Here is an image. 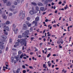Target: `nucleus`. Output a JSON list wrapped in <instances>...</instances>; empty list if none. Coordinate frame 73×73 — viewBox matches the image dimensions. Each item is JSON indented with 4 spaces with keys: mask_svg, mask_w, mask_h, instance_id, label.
Returning <instances> with one entry per match:
<instances>
[{
    "mask_svg": "<svg viewBox=\"0 0 73 73\" xmlns=\"http://www.w3.org/2000/svg\"><path fill=\"white\" fill-rule=\"evenodd\" d=\"M33 24H35V27L37 26V22L36 21H34L33 22Z\"/></svg>",
    "mask_w": 73,
    "mask_h": 73,
    "instance_id": "obj_11",
    "label": "nucleus"
},
{
    "mask_svg": "<svg viewBox=\"0 0 73 73\" xmlns=\"http://www.w3.org/2000/svg\"><path fill=\"white\" fill-rule=\"evenodd\" d=\"M38 5L39 6H43V4L41 3H38Z\"/></svg>",
    "mask_w": 73,
    "mask_h": 73,
    "instance_id": "obj_17",
    "label": "nucleus"
},
{
    "mask_svg": "<svg viewBox=\"0 0 73 73\" xmlns=\"http://www.w3.org/2000/svg\"><path fill=\"white\" fill-rule=\"evenodd\" d=\"M31 4L33 5H37V4L34 2H32L31 3Z\"/></svg>",
    "mask_w": 73,
    "mask_h": 73,
    "instance_id": "obj_19",
    "label": "nucleus"
},
{
    "mask_svg": "<svg viewBox=\"0 0 73 73\" xmlns=\"http://www.w3.org/2000/svg\"><path fill=\"white\" fill-rule=\"evenodd\" d=\"M25 12L23 11H21L20 13L19 16H20L22 15V17H21V20H23L24 18L25 17Z\"/></svg>",
    "mask_w": 73,
    "mask_h": 73,
    "instance_id": "obj_1",
    "label": "nucleus"
},
{
    "mask_svg": "<svg viewBox=\"0 0 73 73\" xmlns=\"http://www.w3.org/2000/svg\"><path fill=\"white\" fill-rule=\"evenodd\" d=\"M44 9H45V8L44 7H42L40 8V11H43L44 10Z\"/></svg>",
    "mask_w": 73,
    "mask_h": 73,
    "instance_id": "obj_25",
    "label": "nucleus"
},
{
    "mask_svg": "<svg viewBox=\"0 0 73 73\" xmlns=\"http://www.w3.org/2000/svg\"><path fill=\"white\" fill-rule=\"evenodd\" d=\"M29 68H30V69H32V68H32V66H29Z\"/></svg>",
    "mask_w": 73,
    "mask_h": 73,
    "instance_id": "obj_56",
    "label": "nucleus"
},
{
    "mask_svg": "<svg viewBox=\"0 0 73 73\" xmlns=\"http://www.w3.org/2000/svg\"><path fill=\"white\" fill-rule=\"evenodd\" d=\"M36 11H38V9H39V8H38V7H36Z\"/></svg>",
    "mask_w": 73,
    "mask_h": 73,
    "instance_id": "obj_36",
    "label": "nucleus"
},
{
    "mask_svg": "<svg viewBox=\"0 0 73 73\" xmlns=\"http://www.w3.org/2000/svg\"><path fill=\"white\" fill-rule=\"evenodd\" d=\"M62 72H64V73H66V70H62Z\"/></svg>",
    "mask_w": 73,
    "mask_h": 73,
    "instance_id": "obj_40",
    "label": "nucleus"
},
{
    "mask_svg": "<svg viewBox=\"0 0 73 73\" xmlns=\"http://www.w3.org/2000/svg\"><path fill=\"white\" fill-rule=\"evenodd\" d=\"M11 5V3L10 2H8L7 3V6H9Z\"/></svg>",
    "mask_w": 73,
    "mask_h": 73,
    "instance_id": "obj_21",
    "label": "nucleus"
},
{
    "mask_svg": "<svg viewBox=\"0 0 73 73\" xmlns=\"http://www.w3.org/2000/svg\"><path fill=\"white\" fill-rule=\"evenodd\" d=\"M0 48L1 49H3L4 48V46L3 45H1L0 46Z\"/></svg>",
    "mask_w": 73,
    "mask_h": 73,
    "instance_id": "obj_23",
    "label": "nucleus"
},
{
    "mask_svg": "<svg viewBox=\"0 0 73 73\" xmlns=\"http://www.w3.org/2000/svg\"><path fill=\"white\" fill-rule=\"evenodd\" d=\"M35 57H32V60H35Z\"/></svg>",
    "mask_w": 73,
    "mask_h": 73,
    "instance_id": "obj_63",
    "label": "nucleus"
},
{
    "mask_svg": "<svg viewBox=\"0 0 73 73\" xmlns=\"http://www.w3.org/2000/svg\"><path fill=\"white\" fill-rule=\"evenodd\" d=\"M6 67H5V66H4L3 67V70L4 71H5V68L6 69H8V67H8V65L7 64H6Z\"/></svg>",
    "mask_w": 73,
    "mask_h": 73,
    "instance_id": "obj_6",
    "label": "nucleus"
},
{
    "mask_svg": "<svg viewBox=\"0 0 73 73\" xmlns=\"http://www.w3.org/2000/svg\"><path fill=\"white\" fill-rule=\"evenodd\" d=\"M13 15L12 13H9V14L7 15V16H12Z\"/></svg>",
    "mask_w": 73,
    "mask_h": 73,
    "instance_id": "obj_27",
    "label": "nucleus"
},
{
    "mask_svg": "<svg viewBox=\"0 0 73 73\" xmlns=\"http://www.w3.org/2000/svg\"><path fill=\"white\" fill-rule=\"evenodd\" d=\"M19 42H16L15 43V45H14L15 48H16L17 46H19Z\"/></svg>",
    "mask_w": 73,
    "mask_h": 73,
    "instance_id": "obj_8",
    "label": "nucleus"
},
{
    "mask_svg": "<svg viewBox=\"0 0 73 73\" xmlns=\"http://www.w3.org/2000/svg\"><path fill=\"white\" fill-rule=\"evenodd\" d=\"M26 23L27 24V25H28L29 27H30L31 26V23H29V22L28 21H26Z\"/></svg>",
    "mask_w": 73,
    "mask_h": 73,
    "instance_id": "obj_9",
    "label": "nucleus"
},
{
    "mask_svg": "<svg viewBox=\"0 0 73 73\" xmlns=\"http://www.w3.org/2000/svg\"><path fill=\"white\" fill-rule=\"evenodd\" d=\"M12 8H15V6L14 5H13L12 6Z\"/></svg>",
    "mask_w": 73,
    "mask_h": 73,
    "instance_id": "obj_55",
    "label": "nucleus"
},
{
    "mask_svg": "<svg viewBox=\"0 0 73 73\" xmlns=\"http://www.w3.org/2000/svg\"><path fill=\"white\" fill-rule=\"evenodd\" d=\"M20 68H18L16 71V73H19L20 72Z\"/></svg>",
    "mask_w": 73,
    "mask_h": 73,
    "instance_id": "obj_20",
    "label": "nucleus"
},
{
    "mask_svg": "<svg viewBox=\"0 0 73 73\" xmlns=\"http://www.w3.org/2000/svg\"><path fill=\"white\" fill-rule=\"evenodd\" d=\"M27 20H28V21H29V20H30V17H27Z\"/></svg>",
    "mask_w": 73,
    "mask_h": 73,
    "instance_id": "obj_34",
    "label": "nucleus"
},
{
    "mask_svg": "<svg viewBox=\"0 0 73 73\" xmlns=\"http://www.w3.org/2000/svg\"><path fill=\"white\" fill-rule=\"evenodd\" d=\"M50 55H51V54L49 53L47 56V57L48 58V57H50Z\"/></svg>",
    "mask_w": 73,
    "mask_h": 73,
    "instance_id": "obj_30",
    "label": "nucleus"
},
{
    "mask_svg": "<svg viewBox=\"0 0 73 73\" xmlns=\"http://www.w3.org/2000/svg\"><path fill=\"white\" fill-rule=\"evenodd\" d=\"M18 37L19 38H22V36L21 35H19L18 36Z\"/></svg>",
    "mask_w": 73,
    "mask_h": 73,
    "instance_id": "obj_37",
    "label": "nucleus"
},
{
    "mask_svg": "<svg viewBox=\"0 0 73 73\" xmlns=\"http://www.w3.org/2000/svg\"><path fill=\"white\" fill-rule=\"evenodd\" d=\"M1 25H0V28H1V27H3V26L4 25V24L1 23Z\"/></svg>",
    "mask_w": 73,
    "mask_h": 73,
    "instance_id": "obj_35",
    "label": "nucleus"
},
{
    "mask_svg": "<svg viewBox=\"0 0 73 73\" xmlns=\"http://www.w3.org/2000/svg\"><path fill=\"white\" fill-rule=\"evenodd\" d=\"M53 56H54V57H56V56H57V55H56V54H53V55H52Z\"/></svg>",
    "mask_w": 73,
    "mask_h": 73,
    "instance_id": "obj_52",
    "label": "nucleus"
},
{
    "mask_svg": "<svg viewBox=\"0 0 73 73\" xmlns=\"http://www.w3.org/2000/svg\"><path fill=\"white\" fill-rule=\"evenodd\" d=\"M48 19H46L45 20V22H48Z\"/></svg>",
    "mask_w": 73,
    "mask_h": 73,
    "instance_id": "obj_51",
    "label": "nucleus"
},
{
    "mask_svg": "<svg viewBox=\"0 0 73 73\" xmlns=\"http://www.w3.org/2000/svg\"><path fill=\"white\" fill-rule=\"evenodd\" d=\"M33 53L32 52H31L30 53V54H31V55H32V54Z\"/></svg>",
    "mask_w": 73,
    "mask_h": 73,
    "instance_id": "obj_64",
    "label": "nucleus"
},
{
    "mask_svg": "<svg viewBox=\"0 0 73 73\" xmlns=\"http://www.w3.org/2000/svg\"><path fill=\"white\" fill-rule=\"evenodd\" d=\"M17 0L18 3H19L20 2V0Z\"/></svg>",
    "mask_w": 73,
    "mask_h": 73,
    "instance_id": "obj_53",
    "label": "nucleus"
},
{
    "mask_svg": "<svg viewBox=\"0 0 73 73\" xmlns=\"http://www.w3.org/2000/svg\"><path fill=\"white\" fill-rule=\"evenodd\" d=\"M43 68H47V66H46V64H44L43 65Z\"/></svg>",
    "mask_w": 73,
    "mask_h": 73,
    "instance_id": "obj_28",
    "label": "nucleus"
},
{
    "mask_svg": "<svg viewBox=\"0 0 73 73\" xmlns=\"http://www.w3.org/2000/svg\"><path fill=\"white\" fill-rule=\"evenodd\" d=\"M23 73H26V70H23Z\"/></svg>",
    "mask_w": 73,
    "mask_h": 73,
    "instance_id": "obj_47",
    "label": "nucleus"
},
{
    "mask_svg": "<svg viewBox=\"0 0 73 73\" xmlns=\"http://www.w3.org/2000/svg\"><path fill=\"white\" fill-rule=\"evenodd\" d=\"M17 12H18V11H16L14 12L13 13L14 14H16V13H17Z\"/></svg>",
    "mask_w": 73,
    "mask_h": 73,
    "instance_id": "obj_44",
    "label": "nucleus"
},
{
    "mask_svg": "<svg viewBox=\"0 0 73 73\" xmlns=\"http://www.w3.org/2000/svg\"><path fill=\"white\" fill-rule=\"evenodd\" d=\"M17 61H18L17 60H14V64H16V62H17Z\"/></svg>",
    "mask_w": 73,
    "mask_h": 73,
    "instance_id": "obj_50",
    "label": "nucleus"
},
{
    "mask_svg": "<svg viewBox=\"0 0 73 73\" xmlns=\"http://www.w3.org/2000/svg\"><path fill=\"white\" fill-rule=\"evenodd\" d=\"M59 48H62V46H61V44H60V45H59Z\"/></svg>",
    "mask_w": 73,
    "mask_h": 73,
    "instance_id": "obj_43",
    "label": "nucleus"
},
{
    "mask_svg": "<svg viewBox=\"0 0 73 73\" xmlns=\"http://www.w3.org/2000/svg\"><path fill=\"white\" fill-rule=\"evenodd\" d=\"M10 23V22L9 21H7L6 22V24L8 25Z\"/></svg>",
    "mask_w": 73,
    "mask_h": 73,
    "instance_id": "obj_29",
    "label": "nucleus"
},
{
    "mask_svg": "<svg viewBox=\"0 0 73 73\" xmlns=\"http://www.w3.org/2000/svg\"><path fill=\"white\" fill-rule=\"evenodd\" d=\"M37 11H36L33 10H31L29 11V13L31 15H33L34 14H36L37 13Z\"/></svg>",
    "mask_w": 73,
    "mask_h": 73,
    "instance_id": "obj_5",
    "label": "nucleus"
},
{
    "mask_svg": "<svg viewBox=\"0 0 73 73\" xmlns=\"http://www.w3.org/2000/svg\"><path fill=\"white\" fill-rule=\"evenodd\" d=\"M33 39H34V37H31V40L32 41V40H33Z\"/></svg>",
    "mask_w": 73,
    "mask_h": 73,
    "instance_id": "obj_48",
    "label": "nucleus"
},
{
    "mask_svg": "<svg viewBox=\"0 0 73 73\" xmlns=\"http://www.w3.org/2000/svg\"><path fill=\"white\" fill-rule=\"evenodd\" d=\"M60 42H61V44H62L64 43V41L62 40H61L60 41Z\"/></svg>",
    "mask_w": 73,
    "mask_h": 73,
    "instance_id": "obj_31",
    "label": "nucleus"
},
{
    "mask_svg": "<svg viewBox=\"0 0 73 73\" xmlns=\"http://www.w3.org/2000/svg\"><path fill=\"white\" fill-rule=\"evenodd\" d=\"M46 13V12H43V13L42 14L43 15H45V14Z\"/></svg>",
    "mask_w": 73,
    "mask_h": 73,
    "instance_id": "obj_61",
    "label": "nucleus"
},
{
    "mask_svg": "<svg viewBox=\"0 0 73 73\" xmlns=\"http://www.w3.org/2000/svg\"><path fill=\"white\" fill-rule=\"evenodd\" d=\"M62 2H61V1H60L59 2L58 4H62Z\"/></svg>",
    "mask_w": 73,
    "mask_h": 73,
    "instance_id": "obj_54",
    "label": "nucleus"
},
{
    "mask_svg": "<svg viewBox=\"0 0 73 73\" xmlns=\"http://www.w3.org/2000/svg\"><path fill=\"white\" fill-rule=\"evenodd\" d=\"M51 43L50 42H48V44L49 45H50Z\"/></svg>",
    "mask_w": 73,
    "mask_h": 73,
    "instance_id": "obj_60",
    "label": "nucleus"
},
{
    "mask_svg": "<svg viewBox=\"0 0 73 73\" xmlns=\"http://www.w3.org/2000/svg\"><path fill=\"white\" fill-rule=\"evenodd\" d=\"M22 68H23V69H25V65H23Z\"/></svg>",
    "mask_w": 73,
    "mask_h": 73,
    "instance_id": "obj_46",
    "label": "nucleus"
},
{
    "mask_svg": "<svg viewBox=\"0 0 73 73\" xmlns=\"http://www.w3.org/2000/svg\"><path fill=\"white\" fill-rule=\"evenodd\" d=\"M29 32V30L26 31L25 33H23V36L24 37H26Z\"/></svg>",
    "mask_w": 73,
    "mask_h": 73,
    "instance_id": "obj_4",
    "label": "nucleus"
},
{
    "mask_svg": "<svg viewBox=\"0 0 73 73\" xmlns=\"http://www.w3.org/2000/svg\"><path fill=\"white\" fill-rule=\"evenodd\" d=\"M17 41L18 42H20V39H18Z\"/></svg>",
    "mask_w": 73,
    "mask_h": 73,
    "instance_id": "obj_57",
    "label": "nucleus"
},
{
    "mask_svg": "<svg viewBox=\"0 0 73 73\" xmlns=\"http://www.w3.org/2000/svg\"><path fill=\"white\" fill-rule=\"evenodd\" d=\"M3 1L5 3L7 2V0H3Z\"/></svg>",
    "mask_w": 73,
    "mask_h": 73,
    "instance_id": "obj_32",
    "label": "nucleus"
},
{
    "mask_svg": "<svg viewBox=\"0 0 73 73\" xmlns=\"http://www.w3.org/2000/svg\"><path fill=\"white\" fill-rule=\"evenodd\" d=\"M33 31V29L32 28V27H31L30 29V32H32Z\"/></svg>",
    "mask_w": 73,
    "mask_h": 73,
    "instance_id": "obj_45",
    "label": "nucleus"
},
{
    "mask_svg": "<svg viewBox=\"0 0 73 73\" xmlns=\"http://www.w3.org/2000/svg\"><path fill=\"white\" fill-rule=\"evenodd\" d=\"M3 17L4 19H7V16H6V15H3Z\"/></svg>",
    "mask_w": 73,
    "mask_h": 73,
    "instance_id": "obj_16",
    "label": "nucleus"
},
{
    "mask_svg": "<svg viewBox=\"0 0 73 73\" xmlns=\"http://www.w3.org/2000/svg\"><path fill=\"white\" fill-rule=\"evenodd\" d=\"M2 38H4V39H5V38H7V36H4V35L2 36Z\"/></svg>",
    "mask_w": 73,
    "mask_h": 73,
    "instance_id": "obj_26",
    "label": "nucleus"
},
{
    "mask_svg": "<svg viewBox=\"0 0 73 73\" xmlns=\"http://www.w3.org/2000/svg\"><path fill=\"white\" fill-rule=\"evenodd\" d=\"M53 27L54 28H56V27H57V25L56 24H55L53 25Z\"/></svg>",
    "mask_w": 73,
    "mask_h": 73,
    "instance_id": "obj_38",
    "label": "nucleus"
},
{
    "mask_svg": "<svg viewBox=\"0 0 73 73\" xmlns=\"http://www.w3.org/2000/svg\"><path fill=\"white\" fill-rule=\"evenodd\" d=\"M26 55L25 54H23V56H26Z\"/></svg>",
    "mask_w": 73,
    "mask_h": 73,
    "instance_id": "obj_59",
    "label": "nucleus"
},
{
    "mask_svg": "<svg viewBox=\"0 0 73 73\" xmlns=\"http://www.w3.org/2000/svg\"><path fill=\"white\" fill-rule=\"evenodd\" d=\"M36 31H37V32H39L40 31V29H38L36 30Z\"/></svg>",
    "mask_w": 73,
    "mask_h": 73,
    "instance_id": "obj_49",
    "label": "nucleus"
},
{
    "mask_svg": "<svg viewBox=\"0 0 73 73\" xmlns=\"http://www.w3.org/2000/svg\"><path fill=\"white\" fill-rule=\"evenodd\" d=\"M51 36V35H50V34H48V35L47 36L48 37H49V36Z\"/></svg>",
    "mask_w": 73,
    "mask_h": 73,
    "instance_id": "obj_62",
    "label": "nucleus"
},
{
    "mask_svg": "<svg viewBox=\"0 0 73 73\" xmlns=\"http://www.w3.org/2000/svg\"><path fill=\"white\" fill-rule=\"evenodd\" d=\"M53 0H46L45 2H44V4H47L48 3V2H52V1Z\"/></svg>",
    "mask_w": 73,
    "mask_h": 73,
    "instance_id": "obj_7",
    "label": "nucleus"
},
{
    "mask_svg": "<svg viewBox=\"0 0 73 73\" xmlns=\"http://www.w3.org/2000/svg\"><path fill=\"white\" fill-rule=\"evenodd\" d=\"M13 61H14V58L13 57H12L11 58V62H12V63H13Z\"/></svg>",
    "mask_w": 73,
    "mask_h": 73,
    "instance_id": "obj_18",
    "label": "nucleus"
},
{
    "mask_svg": "<svg viewBox=\"0 0 73 73\" xmlns=\"http://www.w3.org/2000/svg\"><path fill=\"white\" fill-rule=\"evenodd\" d=\"M13 27L14 28H15L16 27H15V24L13 25Z\"/></svg>",
    "mask_w": 73,
    "mask_h": 73,
    "instance_id": "obj_58",
    "label": "nucleus"
},
{
    "mask_svg": "<svg viewBox=\"0 0 73 73\" xmlns=\"http://www.w3.org/2000/svg\"><path fill=\"white\" fill-rule=\"evenodd\" d=\"M21 54V51H19L18 52L19 55H20V54Z\"/></svg>",
    "mask_w": 73,
    "mask_h": 73,
    "instance_id": "obj_33",
    "label": "nucleus"
},
{
    "mask_svg": "<svg viewBox=\"0 0 73 73\" xmlns=\"http://www.w3.org/2000/svg\"><path fill=\"white\" fill-rule=\"evenodd\" d=\"M4 29H6L7 31H9V28L8 27L5 26H4L3 27Z\"/></svg>",
    "mask_w": 73,
    "mask_h": 73,
    "instance_id": "obj_14",
    "label": "nucleus"
},
{
    "mask_svg": "<svg viewBox=\"0 0 73 73\" xmlns=\"http://www.w3.org/2000/svg\"><path fill=\"white\" fill-rule=\"evenodd\" d=\"M23 56V54H22L20 56L19 55H18L17 56H15V58H16L17 61H19V60H20V58H22Z\"/></svg>",
    "mask_w": 73,
    "mask_h": 73,
    "instance_id": "obj_2",
    "label": "nucleus"
},
{
    "mask_svg": "<svg viewBox=\"0 0 73 73\" xmlns=\"http://www.w3.org/2000/svg\"><path fill=\"white\" fill-rule=\"evenodd\" d=\"M3 31H4V33L5 35H8V33L7 31H6V30L5 29H4L3 30Z\"/></svg>",
    "mask_w": 73,
    "mask_h": 73,
    "instance_id": "obj_13",
    "label": "nucleus"
},
{
    "mask_svg": "<svg viewBox=\"0 0 73 73\" xmlns=\"http://www.w3.org/2000/svg\"><path fill=\"white\" fill-rule=\"evenodd\" d=\"M23 29L24 30H26V29H27V25L25 24H24L23 26Z\"/></svg>",
    "mask_w": 73,
    "mask_h": 73,
    "instance_id": "obj_10",
    "label": "nucleus"
},
{
    "mask_svg": "<svg viewBox=\"0 0 73 73\" xmlns=\"http://www.w3.org/2000/svg\"><path fill=\"white\" fill-rule=\"evenodd\" d=\"M9 40H10V43H11V42H12V39L11 38H10Z\"/></svg>",
    "mask_w": 73,
    "mask_h": 73,
    "instance_id": "obj_41",
    "label": "nucleus"
},
{
    "mask_svg": "<svg viewBox=\"0 0 73 73\" xmlns=\"http://www.w3.org/2000/svg\"><path fill=\"white\" fill-rule=\"evenodd\" d=\"M21 42H20L21 44H22V45H25V46H26V45L27 44L26 42H27L25 39H21Z\"/></svg>",
    "mask_w": 73,
    "mask_h": 73,
    "instance_id": "obj_3",
    "label": "nucleus"
},
{
    "mask_svg": "<svg viewBox=\"0 0 73 73\" xmlns=\"http://www.w3.org/2000/svg\"><path fill=\"white\" fill-rule=\"evenodd\" d=\"M50 61H49L48 62L47 64H48L49 66H51V64L50 63Z\"/></svg>",
    "mask_w": 73,
    "mask_h": 73,
    "instance_id": "obj_15",
    "label": "nucleus"
},
{
    "mask_svg": "<svg viewBox=\"0 0 73 73\" xmlns=\"http://www.w3.org/2000/svg\"><path fill=\"white\" fill-rule=\"evenodd\" d=\"M18 31V29L16 28V30L15 31V33L16 34L17 33V31Z\"/></svg>",
    "mask_w": 73,
    "mask_h": 73,
    "instance_id": "obj_24",
    "label": "nucleus"
},
{
    "mask_svg": "<svg viewBox=\"0 0 73 73\" xmlns=\"http://www.w3.org/2000/svg\"><path fill=\"white\" fill-rule=\"evenodd\" d=\"M14 4L15 5H16L17 4V2H16V1H15L14 3Z\"/></svg>",
    "mask_w": 73,
    "mask_h": 73,
    "instance_id": "obj_42",
    "label": "nucleus"
},
{
    "mask_svg": "<svg viewBox=\"0 0 73 73\" xmlns=\"http://www.w3.org/2000/svg\"><path fill=\"white\" fill-rule=\"evenodd\" d=\"M39 20H40V18L38 16L36 17L35 19V21H39Z\"/></svg>",
    "mask_w": 73,
    "mask_h": 73,
    "instance_id": "obj_12",
    "label": "nucleus"
},
{
    "mask_svg": "<svg viewBox=\"0 0 73 73\" xmlns=\"http://www.w3.org/2000/svg\"><path fill=\"white\" fill-rule=\"evenodd\" d=\"M68 5H66V7H64V9H66L67 8H68Z\"/></svg>",
    "mask_w": 73,
    "mask_h": 73,
    "instance_id": "obj_39",
    "label": "nucleus"
},
{
    "mask_svg": "<svg viewBox=\"0 0 73 73\" xmlns=\"http://www.w3.org/2000/svg\"><path fill=\"white\" fill-rule=\"evenodd\" d=\"M5 41H3L2 42H0V44L2 45V44H4Z\"/></svg>",
    "mask_w": 73,
    "mask_h": 73,
    "instance_id": "obj_22",
    "label": "nucleus"
}]
</instances>
